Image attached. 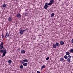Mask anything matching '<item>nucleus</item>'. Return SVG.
Here are the masks:
<instances>
[{
	"label": "nucleus",
	"mask_w": 73,
	"mask_h": 73,
	"mask_svg": "<svg viewBox=\"0 0 73 73\" xmlns=\"http://www.w3.org/2000/svg\"><path fill=\"white\" fill-rule=\"evenodd\" d=\"M0 52L1 53H3L2 55V57H4L5 54L7 53V50L4 48L3 46H0Z\"/></svg>",
	"instance_id": "1"
},
{
	"label": "nucleus",
	"mask_w": 73,
	"mask_h": 73,
	"mask_svg": "<svg viewBox=\"0 0 73 73\" xmlns=\"http://www.w3.org/2000/svg\"><path fill=\"white\" fill-rule=\"evenodd\" d=\"M64 57L65 60H66L67 59H68V56H67V55H65L64 56Z\"/></svg>",
	"instance_id": "20"
},
{
	"label": "nucleus",
	"mask_w": 73,
	"mask_h": 73,
	"mask_svg": "<svg viewBox=\"0 0 73 73\" xmlns=\"http://www.w3.org/2000/svg\"><path fill=\"white\" fill-rule=\"evenodd\" d=\"M23 63H24V62H23L22 63V64H23Z\"/></svg>",
	"instance_id": "33"
},
{
	"label": "nucleus",
	"mask_w": 73,
	"mask_h": 73,
	"mask_svg": "<svg viewBox=\"0 0 73 73\" xmlns=\"http://www.w3.org/2000/svg\"><path fill=\"white\" fill-rule=\"evenodd\" d=\"M49 4L48 3H45V5L48 6H49Z\"/></svg>",
	"instance_id": "26"
},
{
	"label": "nucleus",
	"mask_w": 73,
	"mask_h": 73,
	"mask_svg": "<svg viewBox=\"0 0 73 73\" xmlns=\"http://www.w3.org/2000/svg\"><path fill=\"white\" fill-rule=\"evenodd\" d=\"M60 44L61 45H63L64 44V43L62 41H61L60 42Z\"/></svg>",
	"instance_id": "6"
},
{
	"label": "nucleus",
	"mask_w": 73,
	"mask_h": 73,
	"mask_svg": "<svg viewBox=\"0 0 73 73\" xmlns=\"http://www.w3.org/2000/svg\"><path fill=\"white\" fill-rule=\"evenodd\" d=\"M5 38H7V36H6V35L5 36Z\"/></svg>",
	"instance_id": "32"
},
{
	"label": "nucleus",
	"mask_w": 73,
	"mask_h": 73,
	"mask_svg": "<svg viewBox=\"0 0 73 73\" xmlns=\"http://www.w3.org/2000/svg\"><path fill=\"white\" fill-rule=\"evenodd\" d=\"M66 55H69L70 54V53L68 52H66Z\"/></svg>",
	"instance_id": "21"
},
{
	"label": "nucleus",
	"mask_w": 73,
	"mask_h": 73,
	"mask_svg": "<svg viewBox=\"0 0 73 73\" xmlns=\"http://www.w3.org/2000/svg\"><path fill=\"white\" fill-rule=\"evenodd\" d=\"M20 68L21 69H23V66L22 65L20 66Z\"/></svg>",
	"instance_id": "19"
},
{
	"label": "nucleus",
	"mask_w": 73,
	"mask_h": 73,
	"mask_svg": "<svg viewBox=\"0 0 73 73\" xmlns=\"http://www.w3.org/2000/svg\"><path fill=\"white\" fill-rule=\"evenodd\" d=\"M60 61L62 62L64 61V58H61L60 59Z\"/></svg>",
	"instance_id": "17"
},
{
	"label": "nucleus",
	"mask_w": 73,
	"mask_h": 73,
	"mask_svg": "<svg viewBox=\"0 0 73 73\" xmlns=\"http://www.w3.org/2000/svg\"><path fill=\"white\" fill-rule=\"evenodd\" d=\"M56 46H57L58 47H59V46H60V43H56Z\"/></svg>",
	"instance_id": "7"
},
{
	"label": "nucleus",
	"mask_w": 73,
	"mask_h": 73,
	"mask_svg": "<svg viewBox=\"0 0 73 73\" xmlns=\"http://www.w3.org/2000/svg\"><path fill=\"white\" fill-rule=\"evenodd\" d=\"M45 68V65H44L43 66H42L41 68V70H42V69H44V68Z\"/></svg>",
	"instance_id": "10"
},
{
	"label": "nucleus",
	"mask_w": 73,
	"mask_h": 73,
	"mask_svg": "<svg viewBox=\"0 0 73 73\" xmlns=\"http://www.w3.org/2000/svg\"><path fill=\"white\" fill-rule=\"evenodd\" d=\"M1 36H2V39H3V38L4 37V33H3V32Z\"/></svg>",
	"instance_id": "15"
},
{
	"label": "nucleus",
	"mask_w": 73,
	"mask_h": 73,
	"mask_svg": "<svg viewBox=\"0 0 73 73\" xmlns=\"http://www.w3.org/2000/svg\"><path fill=\"white\" fill-rule=\"evenodd\" d=\"M70 53H73V49H71L70 50Z\"/></svg>",
	"instance_id": "25"
},
{
	"label": "nucleus",
	"mask_w": 73,
	"mask_h": 73,
	"mask_svg": "<svg viewBox=\"0 0 73 73\" xmlns=\"http://www.w3.org/2000/svg\"><path fill=\"white\" fill-rule=\"evenodd\" d=\"M8 21H12V18L11 17H9L8 18Z\"/></svg>",
	"instance_id": "9"
},
{
	"label": "nucleus",
	"mask_w": 73,
	"mask_h": 73,
	"mask_svg": "<svg viewBox=\"0 0 73 73\" xmlns=\"http://www.w3.org/2000/svg\"><path fill=\"white\" fill-rule=\"evenodd\" d=\"M8 62L9 63V64H11V63H12V61L9 60L8 61Z\"/></svg>",
	"instance_id": "24"
},
{
	"label": "nucleus",
	"mask_w": 73,
	"mask_h": 73,
	"mask_svg": "<svg viewBox=\"0 0 73 73\" xmlns=\"http://www.w3.org/2000/svg\"><path fill=\"white\" fill-rule=\"evenodd\" d=\"M71 41H72V43H73V39H72V40Z\"/></svg>",
	"instance_id": "31"
},
{
	"label": "nucleus",
	"mask_w": 73,
	"mask_h": 73,
	"mask_svg": "<svg viewBox=\"0 0 73 73\" xmlns=\"http://www.w3.org/2000/svg\"><path fill=\"white\" fill-rule=\"evenodd\" d=\"M23 62H28V60L27 59H24L23 60Z\"/></svg>",
	"instance_id": "14"
},
{
	"label": "nucleus",
	"mask_w": 73,
	"mask_h": 73,
	"mask_svg": "<svg viewBox=\"0 0 73 73\" xmlns=\"http://www.w3.org/2000/svg\"><path fill=\"white\" fill-rule=\"evenodd\" d=\"M28 64L27 63H25L23 64V65L24 66H27Z\"/></svg>",
	"instance_id": "16"
},
{
	"label": "nucleus",
	"mask_w": 73,
	"mask_h": 73,
	"mask_svg": "<svg viewBox=\"0 0 73 73\" xmlns=\"http://www.w3.org/2000/svg\"><path fill=\"white\" fill-rule=\"evenodd\" d=\"M49 59V57H47L46 59V60H48Z\"/></svg>",
	"instance_id": "29"
},
{
	"label": "nucleus",
	"mask_w": 73,
	"mask_h": 73,
	"mask_svg": "<svg viewBox=\"0 0 73 73\" xmlns=\"http://www.w3.org/2000/svg\"><path fill=\"white\" fill-rule=\"evenodd\" d=\"M54 3V0H50V3H49V5H52V4H53Z\"/></svg>",
	"instance_id": "2"
},
{
	"label": "nucleus",
	"mask_w": 73,
	"mask_h": 73,
	"mask_svg": "<svg viewBox=\"0 0 73 73\" xmlns=\"http://www.w3.org/2000/svg\"><path fill=\"white\" fill-rule=\"evenodd\" d=\"M25 30H20V31H19V33H20V35H23V33H24V32L25 31Z\"/></svg>",
	"instance_id": "3"
},
{
	"label": "nucleus",
	"mask_w": 73,
	"mask_h": 73,
	"mask_svg": "<svg viewBox=\"0 0 73 73\" xmlns=\"http://www.w3.org/2000/svg\"><path fill=\"white\" fill-rule=\"evenodd\" d=\"M7 6V4H4L2 5L3 8H5Z\"/></svg>",
	"instance_id": "11"
},
{
	"label": "nucleus",
	"mask_w": 73,
	"mask_h": 73,
	"mask_svg": "<svg viewBox=\"0 0 73 73\" xmlns=\"http://www.w3.org/2000/svg\"><path fill=\"white\" fill-rule=\"evenodd\" d=\"M16 17H17V18H20L21 17V15L19 13H18L16 15Z\"/></svg>",
	"instance_id": "4"
},
{
	"label": "nucleus",
	"mask_w": 73,
	"mask_h": 73,
	"mask_svg": "<svg viewBox=\"0 0 73 73\" xmlns=\"http://www.w3.org/2000/svg\"><path fill=\"white\" fill-rule=\"evenodd\" d=\"M48 6L45 5L44 6V8L45 9H47V8H48Z\"/></svg>",
	"instance_id": "22"
},
{
	"label": "nucleus",
	"mask_w": 73,
	"mask_h": 73,
	"mask_svg": "<svg viewBox=\"0 0 73 73\" xmlns=\"http://www.w3.org/2000/svg\"><path fill=\"white\" fill-rule=\"evenodd\" d=\"M68 57L69 58H72V56H70V55H68Z\"/></svg>",
	"instance_id": "27"
},
{
	"label": "nucleus",
	"mask_w": 73,
	"mask_h": 73,
	"mask_svg": "<svg viewBox=\"0 0 73 73\" xmlns=\"http://www.w3.org/2000/svg\"><path fill=\"white\" fill-rule=\"evenodd\" d=\"M21 54H23V53H25V51L22 50L21 51Z\"/></svg>",
	"instance_id": "13"
},
{
	"label": "nucleus",
	"mask_w": 73,
	"mask_h": 73,
	"mask_svg": "<svg viewBox=\"0 0 73 73\" xmlns=\"http://www.w3.org/2000/svg\"><path fill=\"white\" fill-rule=\"evenodd\" d=\"M53 48H57V46H56V44H54L53 45Z\"/></svg>",
	"instance_id": "8"
},
{
	"label": "nucleus",
	"mask_w": 73,
	"mask_h": 73,
	"mask_svg": "<svg viewBox=\"0 0 73 73\" xmlns=\"http://www.w3.org/2000/svg\"><path fill=\"white\" fill-rule=\"evenodd\" d=\"M54 15H55L54 14V13H52V14H51V17H53V16H54Z\"/></svg>",
	"instance_id": "12"
},
{
	"label": "nucleus",
	"mask_w": 73,
	"mask_h": 73,
	"mask_svg": "<svg viewBox=\"0 0 73 73\" xmlns=\"http://www.w3.org/2000/svg\"><path fill=\"white\" fill-rule=\"evenodd\" d=\"M3 44H4V43H3V42H1L0 44V46H3Z\"/></svg>",
	"instance_id": "23"
},
{
	"label": "nucleus",
	"mask_w": 73,
	"mask_h": 73,
	"mask_svg": "<svg viewBox=\"0 0 73 73\" xmlns=\"http://www.w3.org/2000/svg\"><path fill=\"white\" fill-rule=\"evenodd\" d=\"M27 13H25L24 14V16H27Z\"/></svg>",
	"instance_id": "28"
},
{
	"label": "nucleus",
	"mask_w": 73,
	"mask_h": 73,
	"mask_svg": "<svg viewBox=\"0 0 73 73\" xmlns=\"http://www.w3.org/2000/svg\"><path fill=\"white\" fill-rule=\"evenodd\" d=\"M67 60L68 62H70V61L71 60V59H70V58H68L67 59Z\"/></svg>",
	"instance_id": "18"
},
{
	"label": "nucleus",
	"mask_w": 73,
	"mask_h": 73,
	"mask_svg": "<svg viewBox=\"0 0 73 73\" xmlns=\"http://www.w3.org/2000/svg\"><path fill=\"white\" fill-rule=\"evenodd\" d=\"M6 36L7 37H9L10 36L9 35L8 32H7L6 33Z\"/></svg>",
	"instance_id": "5"
},
{
	"label": "nucleus",
	"mask_w": 73,
	"mask_h": 73,
	"mask_svg": "<svg viewBox=\"0 0 73 73\" xmlns=\"http://www.w3.org/2000/svg\"><path fill=\"white\" fill-rule=\"evenodd\" d=\"M37 73H40V71H37Z\"/></svg>",
	"instance_id": "30"
}]
</instances>
